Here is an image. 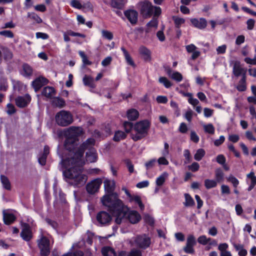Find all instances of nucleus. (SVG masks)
<instances>
[{
	"label": "nucleus",
	"instance_id": "c9c22d12",
	"mask_svg": "<svg viewBox=\"0 0 256 256\" xmlns=\"http://www.w3.org/2000/svg\"><path fill=\"white\" fill-rule=\"evenodd\" d=\"M121 50L123 52L124 55V56L125 59H126L127 63L132 66H134V62L132 60L130 56L128 54V52L124 47H122Z\"/></svg>",
	"mask_w": 256,
	"mask_h": 256
},
{
	"label": "nucleus",
	"instance_id": "4be33fe9",
	"mask_svg": "<svg viewBox=\"0 0 256 256\" xmlns=\"http://www.w3.org/2000/svg\"><path fill=\"white\" fill-rule=\"evenodd\" d=\"M126 2V0H111L110 6L113 8L122 10L124 8Z\"/></svg>",
	"mask_w": 256,
	"mask_h": 256
},
{
	"label": "nucleus",
	"instance_id": "cd10ccee",
	"mask_svg": "<svg viewBox=\"0 0 256 256\" xmlns=\"http://www.w3.org/2000/svg\"><path fill=\"white\" fill-rule=\"evenodd\" d=\"M52 104L54 106L62 108L65 106L66 103L64 99L59 97H56L52 100Z\"/></svg>",
	"mask_w": 256,
	"mask_h": 256
},
{
	"label": "nucleus",
	"instance_id": "4468645a",
	"mask_svg": "<svg viewBox=\"0 0 256 256\" xmlns=\"http://www.w3.org/2000/svg\"><path fill=\"white\" fill-rule=\"evenodd\" d=\"M31 98L28 94L24 95V96H19L17 97L16 100V105L20 108H24L28 106L30 102Z\"/></svg>",
	"mask_w": 256,
	"mask_h": 256
},
{
	"label": "nucleus",
	"instance_id": "ea45409f",
	"mask_svg": "<svg viewBox=\"0 0 256 256\" xmlns=\"http://www.w3.org/2000/svg\"><path fill=\"white\" fill-rule=\"evenodd\" d=\"M205 151L202 148L198 149L195 154L194 155V158L197 161L200 160L205 155Z\"/></svg>",
	"mask_w": 256,
	"mask_h": 256
},
{
	"label": "nucleus",
	"instance_id": "bf43d9fd",
	"mask_svg": "<svg viewBox=\"0 0 256 256\" xmlns=\"http://www.w3.org/2000/svg\"><path fill=\"white\" fill-rule=\"evenodd\" d=\"M183 250L186 254H194V246H190L187 244H186V246L184 247Z\"/></svg>",
	"mask_w": 256,
	"mask_h": 256
},
{
	"label": "nucleus",
	"instance_id": "13d9d810",
	"mask_svg": "<svg viewBox=\"0 0 256 256\" xmlns=\"http://www.w3.org/2000/svg\"><path fill=\"white\" fill-rule=\"evenodd\" d=\"M70 5L72 6L79 10L83 8V6L78 0H72Z\"/></svg>",
	"mask_w": 256,
	"mask_h": 256
},
{
	"label": "nucleus",
	"instance_id": "393cba45",
	"mask_svg": "<svg viewBox=\"0 0 256 256\" xmlns=\"http://www.w3.org/2000/svg\"><path fill=\"white\" fill-rule=\"evenodd\" d=\"M214 177H215L214 180H215V181L217 182V183H220L224 181V173L221 168H218L215 170Z\"/></svg>",
	"mask_w": 256,
	"mask_h": 256
},
{
	"label": "nucleus",
	"instance_id": "5701e85b",
	"mask_svg": "<svg viewBox=\"0 0 256 256\" xmlns=\"http://www.w3.org/2000/svg\"><path fill=\"white\" fill-rule=\"evenodd\" d=\"M139 52L144 60L149 61L150 60V52L146 47L140 46L139 48Z\"/></svg>",
	"mask_w": 256,
	"mask_h": 256
},
{
	"label": "nucleus",
	"instance_id": "8fccbe9b",
	"mask_svg": "<svg viewBox=\"0 0 256 256\" xmlns=\"http://www.w3.org/2000/svg\"><path fill=\"white\" fill-rule=\"evenodd\" d=\"M210 240V238H208L206 236L202 235L198 238V242L202 244L206 245Z\"/></svg>",
	"mask_w": 256,
	"mask_h": 256
},
{
	"label": "nucleus",
	"instance_id": "864d4df0",
	"mask_svg": "<svg viewBox=\"0 0 256 256\" xmlns=\"http://www.w3.org/2000/svg\"><path fill=\"white\" fill-rule=\"evenodd\" d=\"M246 177L250 180V184L252 185H256V176L253 172H251L246 175Z\"/></svg>",
	"mask_w": 256,
	"mask_h": 256
},
{
	"label": "nucleus",
	"instance_id": "f3484780",
	"mask_svg": "<svg viewBox=\"0 0 256 256\" xmlns=\"http://www.w3.org/2000/svg\"><path fill=\"white\" fill-rule=\"evenodd\" d=\"M125 16L132 24H135L138 22V13L134 10H128L124 12Z\"/></svg>",
	"mask_w": 256,
	"mask_h": 256
},
{
	"label": "nucleus",
	"instance_id": "ddd939ff",
	"mask_svg": "<svg viewBox=\"0 0 256 256\" xmlns=\"http://www.w3.org/2000/svg\"><path fill=\"white\" fill-rule=\"evenodd\" d=\"M20 236L26 242H29L32 238V234L30 227L27 224L22 225V228L20 232Z\"/></svg>",
	"mask_w": 256,
	"mask_h": 256
},
{
	"label": "nucleus",
	"instance_id": "7c9ffc66",
	"mask_svg": "<svg viewBox=\"0 0 256 256\" xmlns=\"http://www.w3.org/2000/svg\"><path fill=\"white\" fill-rule=\"evenodd\" d=\"M204 185L207 190H209L216 188L218 185V183L214 180L206 179L204 181Z\"/></svg>",
	"mask_w": 256,
	"mask_h": 256
},
{
	"label": "nucleus",
	"instance_id": "c756f323",
	"mask_svg": "<svg viewBox=\"0 0 256 256\" xmlns=\"http://www.w3.org/2000/svg\"><path fill=\"white\" fill-rule=\"evenodd\" d=\"M83 82L85 86L91 88H95L96 84L94 83L93 78L90 76H85L83 78Z\"/></svg>",
	"mask_w": 256,
	"mask_h": 256
},
{
	"label": "nucleus",
	"instance_id": "f704fd0d",
	"mask_svg": "<svg viewBox=\"0 0 256 256\" xmlns=\"http://www.w3.org/2000/svg\"><path fill=\"white\" fill-rule=\"evenodd\" d=\"M104 256H116L114 250L110 247H104L102 250Z\"/></svg>",
	"mask_w": 256,
	"mask_h": 256
},
{
	"label": "nucleus",
	"instance_id": "412c9836",
	"mask_svg": "<svg viewBox=\"0 0 256 256\" xmlns=\"http://www.w3.org/2000/svg\"><path fill=\"white\" fill-rule=\"evenodd\" d=\"M50 153V148L45 146L42 154L38 158L39 164L42 166H44L46 163L47 156Z\"/></svg>",
	"mask_w": 256,
	"mask_h": 256
},
{
	"label": "nucleus",
	"instance_id": "aec40b11",
	"mask_svg": "<svg viewBox=\"0 0 256 256\" xmlns=\"http://www.w3.org/2000/svg\"><path fill=\"white\" fill-rule=\"evenodd\" d=\"M42 94L47 98H52L56 94V90L54 88L48 86L44 88Z\"/></svg>",
	"mask_w": 256,
	"mask_h": 256
},
{
	"label": "nucleus",
	"instance_id": "680f3d73",
	"mask_svg": "<svg viewBox=\"0 0 256 256\" xmlns=\"http://www.w3.org/2000/svg\"><path fill=\"white\" fill-rule=\"evenodd\" d=\"M188 168L192 172H196L199 170L200 165L198 162H194L191 165L188 166Z\"/></svg>",
	"mask_w": 256,
	"mask_h": 256
},
{
	"label": "nucleus",
	"instance_id": "a878e982",
	"mask_svg": "<svg viewBox=\"0 0 256 256\" xmlns=\"http://www.w3.org/2000/svg\"><path fill=\"white\" fill-rule=\"evenodd\" d=\"M3 218L4 224L8 225L12 224L16 220V218L12 214L4 213Z\"/></svg>",
	"mask_w": 256,
	"mask_h": 256
},
{
	"label": "nucleus",
	"instance_id": "052dcab7",
	"mask_svg": "<svg viewBox=\"0 0 256 256\" xmlns=\"http://www.w3.org/2000/svg\"><path fill=\"white\" fill-rule=\"evenodd\" d=\"M194 112L191 109H188L184 114V118L188 122H190L192 120V117Z\"/></svg>",
	"mask_w": 256,
	"mask_h": 256
},
{
	"label": "nucleus",
	"instance_id": "de8ad7c7",
	"mask_svg": "<svg viewBox=\"0 0 256 256\" xmlns=\"http://www.w3.org/2000/svg\"><path fill=\"white\" fill-rule=\"evenodd\" d=\"M159 82L162 84L166 88H168L172 86V84L166 77H160Z\"/></svg>",
	"mask_w": 256,
	"mask_h": 256
},
{
	"label": "nucleus",
	"instance_id": "dca6fc26",
	"mask_svg": "<svg viewBox=\"0 0 256 256\" xmlns=\"http://www.w3.org/2000/svg\"><path fill=\"white\" fill-rule=\"evenodd\" d=\"M48 80L45 78L40 76L32 82V86L34 90L38 92L43 86L47 84Z\"/></svg>",
	"mask_w": 256,
	"mask_h": 256
},
{
	"label": "nucleus",
	"instance_id": "58836bf2",
	"mask_svg": "<svg viewBox=\"0 0 256 256\" xmlns=\"http://www.w3.org/2000/svg\"><path fill=\"white\" fill-rule=\"evenodd\" d=\"M0 180L4 187L6 190H10L11 186L10 182L8 178L2 175L0 176Z\"/></svg>",
	"mask_w": 256,
	"mask_h": 256
},
{
	"label": "nucleus",
	"instance_id": "72a5a7b5",
	"mask_svg": "<svg viewBox=\"0 0 256 256\" xmlns=\"http://www.w3.org/2000/svg\"><path fill=\"white\" fill-rule=\"evenodd\" d=\"M168 176V174L166 172H163L156 180V184L158 186H162L166 181Z\"/></svg>",
	"mask_w": 256,
	"mask_h": 256
},
{
	"label": "nucleus",
	"instance_id": "6e6552de",
	"mask_svg": "<svg viewBox=\"0 0 256 256\" xmlns=\"http://www.w3.org/2000/svg\"><path fill=\"white\" fill-rule=\"evenodd\" d=\"M124 206L125 208V214L122 218V221L120 224L125 219L128 220L130 222H131L132 224H136L140 220V214L136 211L135 210H132L128 212V207L125 206L124 205Z\"/></svg>",
	"mask_w": 256,
	"mask_h": 256
},
{
	"label": "nucleus",
	"instance_id": "473e14b6",
	"mask_svg": "<svg viewBox=\"0 0 256 256\" xmlns=\"http://www.w3.org/2000/svg\"><path fill=\"white\" fill-rule=\"evenodd\" d=\"M120 253L124 256H142V252L140 250L133 248L130 252H121Z\"/></svg>",
	"mask_w": 256,
	"mask_h": 256
},
{
	"label": "nucleus",
	"instance_id": "423d86ee",
	"mask_svg": "<svg viewBox=\"0 0 256 256\" xmlns=\"http://www.w3.org/2000/svg\"><path fill=\"white\" fill-rule=\"evenodd\" d=\"M56 124L60 126H67L74 121L73 116L69 111L62 110L55 116Z\"/></svg>",
	"mask_w": 256,
	"mask_h": 256
},
{
	"label": "nucleus",
	"instance_id": "4d7b16f0",
	"mask_svg": "<svg viewBox=\"0 0 256 256\" xmlns=\"http://www.w3.org/2000/svg\"><path fill=\"white\" fill-rule=\"evenodd\" d=\"M7 110L6 112L9 115H12L14 114L16 112L14 106L12 104H8L6 106Z\"/></svg>",
	"mask_w": 256,
	"mask_h": 256
},
{
	"label": "nucleus",
	"instance_id": "09e8293b",
	"mask_svg": "<svg viewBox=\"0 0 256 256\" xmlns=\"http://www.w3.org/2000/svg\"><path fill=\"white\" fill-rule=\"evenodd\" d=\"M184 156L185 158V160L184 161V163L185 164L190 163L192 160L191 156L190 154V152L188 150H184Z\"/></svg>",
	"mask_w": 256,
	"mask_h": 256
},
{
	"label": "nucleus",
	"instance_id": "f257e3e1",
	"mask_svg": "<svg viewBox=\"0 0 256 256\" xmlns=\"http://www.w3.org/2000/svg\"><path fill=\"white\" fill-rule=\"evenodd\" d=\"M104 184L107 194L103 196L102 202L116 216V223L120 224L121 218L125 214V208L122 202L118 198V194L114 192L115 190V182L106 179L104 182Z\"/></svg>",
	"mask_w": 256,
	"mask_h": 256
},
{
	"label": "nucleus",
	"instance_id": "774afa93",
	"mask_svg": "<svg viewBox=\"0 0 256 256\" xmlns=\"http://www.w3.org/2000/svg\"><path fill=\"white\" fill-rule=\"evenodd\" d=\"M168 98L166 96H159L156 98V101L158 103L166 104L168 102Z\"/></svg>",
	"mask_w": 256,
	"mask_h": 256
},
{
	"label": "nucleus",
	"instance_id": "f8f14e48",
	"mask_svg": "<svg viewBox=\"0 0 256 256\" xmlns=\"http://www.w3.org/2000/svg\"><path fill=\"white\" fill-rule=\"evenodd\" d=\"M96 220L100 226L108 224L112 220L111 216L105 211L98 212L96 216Z\"/></svg>",
	"mask_w": 256,
	"mask_h": 256
},
{
	"label": "nucleus",
	"instance_id": "79ce46f5",
	"mask_svg": "<svg viewBox=\"0 0 256 256\" xmlns=\"http://www.w3.org/2000/svg\"><path fill=\"white\" fill-rule=\"evenodd\" d=\"M226 179L228 182H230L232 184L234 188H237L240 182L235 176L230 174L226 178Z\"/></svg>",
	"mask_w": 256,
	"mask_h": 256
},
{
	"label": "nucleus",
	"instance_id": "20e7f679",
	"mask_svg": "<svg viewBox=\"0 0 256 256\" xmlns=\"http://www.w3.org/2000/svg\"><path fill=\"white\" fill-rule=\"evenodd\" d=\"M150 122L148 120H143L137 122L134 128L136 134H132V138L134 141H138L146 136L150 128Z\"/></svg>",
	"mask_w": 256,
	"mask_h": 256
},
{
	"label": "nucleus",
	"instance_id": "0eeeda50",
	"mask_svg": "<svg viewBox=\"0 0 256 256\" xmlns=\"http://www.w3.org/2000/svg\"><path fill=\"white\" fill-rule=\"evenodd\" d=\"M37 242L40 256H48L50 254V240L46 237L42 236Z\"/></svg>",
	"mask_w": 256,
	"mask_h": 256
},
{
	"label": "nucleus",
	"instance_id": "b1692460",
	"mask_svg": "<svg viewBox=\"0 0 256 256\" xmlns=\"http://www.w3.org/2000/svg\"><path fill=\"white\" fill-rule=\"evenodd\" d=\"M126 115L129 120L133 121L138 118L139 112L136 110L132 108L128 110Z\"/></svg>",
	"mask_w": 256,
	"mask_h": 256
},
{
	"label": "nucleus",
	"instance_id": "a19ab883",
	"mask_svg": "<svg viewBox=\"0 0 256 256\" xmlns=\"http://www.w3.org/2000/svg\"><path fill=\"white\" fill-rule=\"evenodd\" d=\"M170 72L171 70H168V74L174 80H175L178 82L182 81V76L180 72H173L170 75Z\"/></svg>",
	"mask_w": 256,
	"mask_h": 256
},
{
	"label": "nucleus",
	"instance_id": "338daca9",
	"mask_svg": "<svg viewBox=\"0 0 256 256\" xmlns=\"http://www.w3.org/2000/svg\"><path fill=\"white\" fill-rule=\"evenodd\" d=\"M156 163V160L155 159H152L150 161L146 162L145 164V166L147 170L152 168Z\"/></svg>",
	"mask_w": 256,
	"mask_h": 256
},
{
	"label": "nucleus",
	"instance_id": "37998d69",
	"mask_svg": "<svg viewBox=\"0 0 256 256\" xmlns=\"http://www.w3.org/2000/svg\"><path fill=\"white\" fill-rule=\"evenodd\" d=\"M78 54L80 56V57L82 58V61L83 62V64L84 66H89L92 64V62H90L88 58L86 56L84 52L82 51H79Z\"/></svg>",
	"mask_w": 256,
	"mask_h": 256
},
{
	"label": "nucleus",
	"instance_id": "69168bd1",
	"mask_svg": "<svg viewBox=\"0 0 256 256\" xmlns=\"http://www.w3.org/2000/svg\"><path fill=\"white\" fill-rule=\"evenodd\" d=\"M199 137L194 131H192L190 132V140L195 143H198L199 142Z\"/></svg>",
	"mask_w": 256,
	"mask_h": 256
},
{
	"label": "nucleus",
	"instance_id": "0e129e2a",
	"mask_svg": "<svg viewBox=\"0 0 256 256\" xmlns=\"http://www.w3.org/2000/svg\"><path fill=\"white\" fill-rule=\"evenodd\" d=\"M0 34L7 38H12L14 37V34L12 32L8 30H5L0 32Z\"/></svg>",
	"mask_w": 256,
	"mask_h": 256
},
{
	"label": "nucleus",
	"instance_id": "4c0bfd02",
	"mask_svg": "<svg viewBox=\"0 0 256 256\" xmlns=\"http://www.w3.org/2000/svg\"><path fill=\"white\" fill-rule=\"evenodd\" d=\"M130 202L134 201L136 204H138L140 209L141 210H144V206L143 204L141 198L138 196H132V197L130 200Z\"/></svg>",
	"mask_w": 256,
	"mask_h": 256
},
{
	"label": "nucleus",
	"instance_id": "2eb2a0df",
	"mask_svg": "<svg viewBox=\"0 0 256 256\" xmlns=\"http://www.w3.org/2000/svg\"><path fill=\"white\" fill-rule=\"evenodd\" d=\"M232 72L234 74L238 77L242 75V76H246V70L242 68L240 66V63L238 61H236L234 64L232 68Z\"/></svg>",
	"mask_w": 256,
	"mask_h": 256
},
{
	"label": "nucleus",
	"instance_id": "6e6d98bb",
	"mask_svg": "<svg viewBox=\"0 0 256 256\" xmlns=\"http://www.w3.org/2000/svg\"><path fill=\"white\" fill-rule=\"evenodd\" d=\"M102 36L108 40H111L113 38V34H112L108 30H102Z\"/></svg>",
	"mask_w": 256,
	"mask_h": 256
},
{
	"label": "nucleus",
	"instance_id": "bb28decb",
	"mask_svg": "<svg viewBox=\"0 0 256 256\" xmlns=\"http://www.w3.org/2000/svg\"><path fill=\"white\" fill-rule=\"evenodd\" d=\"M32 67L27 64H24L22 65V74L25 77H30L32 74Z\"/></svg>",
	"mask_w": 256,
	"mask_h": 256
},
{
	"label": "nucleus",
	"instance_id": "e433bc0d",
	"mask_svg": "<svg viewBox=\"0 0 256 256\" xmlns=\"http://www.w3.org/2000/svg\"><path fill=\"white\" fill-rule=\"evenodd\" d=\"M126 138V134L120 130L116 132L113 140L115 142H119Z\"/></svg>",
	"mask_w": 256,
	"mask_h": 256
},
{
	"label": "nucleus",
	"instance_id": "3c124183",
	"mask_svg": "<svg viewBox=\"0 0 256 256\" xmlns=\"http://www.w3.org/2000/svg\"><path fill=\"white\" fill-rule=\"evenodd\" d=\"M173 20H174L175 26L177 28H179L180 26L185 22L184 19L178 17H174Z\"/></svg>",
	"mask_w": 256,
	"mask_h": 256
},
{
	"label": "nucleus",
	"instance_id": "5fc2aeb1",
	"mask_svg": "<svg viewBox=\"0 0 256 256\" xmlns=\"http://www.w3.org/2000/svg\"><path fill=\"white\" fill-rule=\"evenodd\" d=\"M123 126L126 132L128 133L131 131L133 127V124L131 122H124L123 124Z\"/></svg>",
	"mask_w": 256,
	"mask_h": 256
},
{
	"label": "nucleus",
	"instance_id": "1a4fd4ad",
	"mask_svg": "<svg viewBox=\"0 0 256 256\" xmlns=\"http://www.w3.org/2000/svg\"><path fill=\"white\" fill-rule=\"evenodd\" d=\"M141 14L144 17H150L154 12V6L148 2L144 1L139 4Z\"/></svg>",
	"mask_w": 256,
	"mask_h": 256
},
{
	"label": "nucleus",
	"instance_id": "49530a36",
	"mask_svg": "<svg viewBox=\"0 0 256 256\" xmlns=\"http://www.w3.org/2000/svg\"><path fill=\"white\" fill-rule=\"evenodd\" d=\"M158 21L157 18H153L150 22L146 24L147 27H150L154 28V31L158 27Z\"/></svg>",
	"mask_w": 256,
	"mask_h": 256
},
{
	"label": "nucleus",
	"instance_id": "603ef678",
	"mask_svg": "<svg viewBox=\"0 0 256 256\" xmlns=\"http://www.w3.org/2000/svg\"><path fill=\"white\" fill-rule=\"evenodd\" d=\"M28 17L34 20L38 24L41 23L42 22V18L34 12L28 13Z\"/></svg>",
	"mask_w": 256,
	"mask_h": 256
},
{
	"label": "nucleus",
	"instance_id": "9d476101",
	"mask_svg": "<svg viewBox=\"0 0 256 256\" xmlns=\"http://www.w3.org/2000/svg\"><path fill=\"white\" fill-rule=\"evenodd\" d=\"M102 184L101 178H96L88 182L86 186L87 192L90 194L97 192Z\"/></svg>",
	"mask_w": 256,
	"mask_h": 256
},
{
	"label": "nucleus",
	"instance_id": "9b49d317",
	"mask_svg": "<svg viewBox=\"0 0 256 256\" xmlns=\"http://www.w3.org/2000/svg\"><path fill=\"white\" fill-rule=\"evenodd\" d=\"M134 242L136 245L140 248L146 249L150 243L151 240L150 237L146 234L138 236L136 237Z\"/></svg>",
	"mask_w": 256,
	"mask_h": 256
},
{
	"label": "nucleus",
	"instance_id": "6ab92c4d",
	"mask_svg": "<svg viewBox=\"0 0 256 256\" xmlns=\"http://www.w3.org/2000/svg\"><path fill=\"white\" fill-rule=\"evenodd\" d=\"M98 155L94 148L90 149L86 153V160L89 162H94L97 160Z\"/></svg>",
	"mask_w": 256,
	"mask_h": 256
},
{
	"label": "nucleus",
	"instance_id": "a211bd4d",
	"mask_svg": "<svg viewBox=\"0 0 256 256\" xmlns=\"http://www.w3.org/2000/svg\"><path fill=\"white\" fill-rule=\"evenodd\" d=\"M190 22L194 27L199 29H204L207 26V22L204 18H200L199 20L192 18L190 20Z\"/></svg>",
	"mask_w": 256,
	"mask_h": 256
},
{
	"label": "nucleus",
	"instance_id": "c85d7f7f",
	"mask_svg": "<svg viewBox=\"0 0 256 256\" xmlns=\"http://www.w3.org/2000/svg\"><path fill=\"white\" fill-rule=\"evenodd\" d=\"M236 88L240 92H244L246 90V76H242Z\"/></svg>",
	"mask_w": 256,
	"mask_h": 256
},
{
	"label": "nucleus",
	"instance_id": "39448f33",
	"mask_svg": "<svg viewBox=\"0 0 256 256\" xmlns=\"http://www.w3.org/2000/svg\"><path fill=\"white\" fill-rule=\"evenodd\" d=\"M94 143L95 140L94 138H88L80 146L78 150L75 151L74 149V152H72L73 153H74V155L70 158H74L76 163L82 162V158L85 150L88 149L90 150V149L94 148L92 146L94 144Z\"/></svg>",
	"mask_w": 256,
	"mask_h": 256
},
{
	"label": "nucleus",
	"instance_id": "2f4dec72",
	"mask_svg": "<svg viewBox=\"0 0 256 256\" xmlns=\"http://www.w3.org/2000/svg\"><path fill=\"white\" fill-rule=\"evenodd\" d=\"M185 202L184 204L186 207L192 206L194 205L195 202L192 197L188 194H184Z\"/></svg>",
	"mask_w": 256,
	"mask_h": 256
},
{
	"label": "nucleus",
	"instance_id": "7ed1b4c3",
	"mask_svg": "<svg viewBox=\"0 0 256 256\" xmlns=\"http://www.w3.org/2000/svg\"><path fill=\"white\" fill-rule=\"evenodd\" d=\"M82 134V129L79 126H70L64 131L66 140L64 148L69 152H74L78 144V137Z\"/></svg>",
	"mask_w": 256,
	"mask_h": 256
},
{
	"label": "nucleus",
	"instance_id": "c03bdc74",
	"mask_svg": "<svg viewBox=\"0 0 256 256\" xmlns=\"http://www.w3.org/2000/svg\"><path fill=\"white\" fill-rule=\"evenodd\" d=\"M186 244L194 247V246L196 244V242L194 235L190 234L188 236L186 239Z\"/></svg>",
	"mask_w": 256,
	"mask_h": 256
},
{
	"label": "nucleus",
	"instance_id": "f03ea898",
	"mask_svg": "<svg viewBox=\"0 0 256 256\" xmlns=\"http://www.w3.org/2000/svg\"><path fill=\"white\" fill-rule=\"evenodd\" d=\"M67 163L71 164L72 166L68 168L64 174V176L71 180L72 184L80 187L84 186L88 180L86 174L82 173V162L76 163L74 158H68L66 160L62 159L61 163Z\"/></svg>",
	"mask_w": 256,
	"mask_h": 256
},
{
	"label": "nucleus",
	"instance_id": "e2e57ef3",
	"mask_svg": "<svg viewBox=\"0 0 256 256\" xmlns=\"http://www.w3.org/2000/svg\"><path fill=\"white\" fill-rule=\"evenodd\" d=\"M221 192L222 194H229L230 193V188L228 186L222 184L221 186Z\"/></svg>",
	"mask_w": 256,
	"mask_h": 256
},
{
	"label": "nucleus",
	"instance_id": "a18cd8bd",
	"mask_svg": "<svg viewBox=\"0 0 256 256\" xmlns=\"http://www.w3.org/2000/svg\"><path fill=\"white\" fill-rule=\"evenodd\" d=\"M204 128L206 132L210 134H214V128L212 124L204 125Z\"/></svg>",
	"mask_w": 256,
	"mask_h": 256
}]
</instances>
